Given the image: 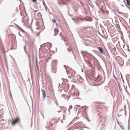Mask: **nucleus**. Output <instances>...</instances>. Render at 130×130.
<instances>
[{
  "label": "nucleus",
  "mask_w": 130,
  "mask_h": 130,
  "mask_svg": "<svg viewBox=\"0 0 130 130\" xmlns=\"http://www.w3.org/2000/svg\"><path fill=\"white\" fill-rule=\"evenodd\" d=\"M19 120V119L17 118L13 121L11 123V125H14L16 123L18 122Z\"/></svg>",
  "instance_id": "f257e3e1"
},
{
  "label": "nucleus",
  "mask_w": 130,
  "mask_h": 130,
  "mask_svg": "<svg viewBox=\"0 0 130 130\" xmlns=\"http://www.w3.org/2000/svg\"><path fill=\"white\" fill-rule=\"evenodd\" d=\"M59 31L58 29V28H55L54 30V32L55 34L54 35V36H55L57 35Z\"/></svg>",
  "instance_id": "f03ea898"
},
{
  "label": "nucleus",
  "mask_w": 130,
  "mask_h": 130,
  "mask_svg": "<svg viewBox=\"0 0 130 130\" xmlns=\"http://www.w3.org/2000/svg\"><path fill=\"white\" fill-rule=\"evenodd\" d=\"M41 90L43 98L44 99L46 96L45 92L43 89H42Z\"/></svg>",
  "instance_id": "7ed1b4c3"
},
{
  "label": "nucleus",
  "mask_w": 130,
  "mask_h": 130,
  "mask_svg": "<svg viewBox=\"0 0 130 130\" xmlns=\"http://www.w3.org/2000/svg\"><path fill=\"white\" fill-rule=\"evenodd\" d=\"M98 49L99 50V51L102 54H104V52L103 51V49L101 47L99 46L98 47Z\"/></svg>",
  "instance_id": "20e7f679"
},
{
  "label": "nucleus",
  "mask_w": 130,
  "mask_h": 130,
  "mask_svg": "<svg viewBox=\"0 0 130 130\" xmlns=\"http://www.w3.org/2000/svg\"><path fill=\"white\" fill-rule=\"evenodd\" d=\"M127 4L128 5H130V0H126Z\"/></svg>",
  "instance_id": "39448f33"
},
{
  "label": "nucleus",
  "mask_w": 130,
  "mask_h": 130,
  "mask_svg": "<svg viewBox=\"0 0 130 130\" xmlns=\"http://www.w3.org/2000/svg\"><path fill=\"white\" fill-rule=\"evenodd\" d=\"M72 108V106L70 105L69 106V108L68 109V111L69 112H70V110Z\"/></svg>",
  "instance_id": "423d86ee"
},
{
  "label": "nucleus",
  "mask_w": 130,
  "mask_h": 130,
  "mask_svg": "<svg viewBox=\"0 0 130 130\" xmlns=\"http://www.w3.org/2000/svg\"><path fill=\"white\" fill-rule=\"evenodd\" d=\"M52 70L53 71V72H55L56 71V69L54 68H52Z\"/></svg>",
  "instance_id": "0eeeda50"
},
{
  "label": "nucleus",
  "mask_w": 130,
  "mask_h": 130,
  "mask_svg": "<svg viewBox=\"0 0 130 130\" xmlns=\"http://www.w3.org/2000/svg\"><path fill=\"white\" fill-rule=\"evenodd\" d=\"M19 28H20L21 31H22V32H24V33L25 32L24 30H23L21 28H20V27H19Z\"/></svg>",
  "instance_id": "6e6552de"
},
{
  "label": "nucleus",
  "mask_w": 130,
  "mask_h": 130,
  "mask_svg": "<svg viewBox=\"0 0 130 130\" xmlns=\"http://www.w3.org/2000/svg\"><path fill=\"white\" fill-rule=\"evenodd\" d=\"M61 39L62 40H63L65 42L66 41L64 39V37L63 36H62L61 37Z\"/></svg>",
  "instance_id": "1a4fd4ad"
},
{
  "label": "nucleus",
  "mask_w": 130,
  "mask_h": 130,
  "mask_svg": "<svg viewBox=\"0 0 130 130\" xmlns=\"http://www.w3.org/2000/svg\"><path fill=\"white\" fill-rule=\"evenodd\" d=\"M53 22L54 23H55L56 22V21L55 19H53L52 20Z\"/></svg>",
  "instance_id": "9d476101"
},
{
  "label": "nucleus",
  "mask_w": 130,
  "mask_h": 130,
  "mask_svg": "<svg viewBox=\"0 0 130 130\" xmlns=\"http://www.w3.org/2000/svg\"><path fill=\"white\" fill-rule=\"evenodd\" d=\"M57 60H54L52 61V62L54 63H56Z\"/></svg>",
  "instance_id": "9b49d317"
},
{
  "label": "nucleus",
  "mask_w": 130,
  "mask_h": 130,
  "mask_svg": "<svg viewBox=\"0 0 130 130\" xmlns=\"http://www.w3.org/2000/svg\"><path fill=\"white\" fill-rule=\"evenodd\" d=\"M121 78L122 79V80L123 82H124V80H123V76H122L121 74Z\"/></svg>",
  "instance_id": "f8f14e48"
},
{
  "label": "nucleus",
  "mask_w": 130,
  "mask_h": 130,
  "mask_svg": "<svg viewBox=\"0 0 130 130\" xmlns=\"http://www.w3.org/2000/svg\"><path fill=\"white\" fill-rule=\"evenodd\" d=\"M67 50H68L69 52H70L71 51V50L69 48H68L67 49Z\"/></svg>",
  "instance_id": "ddd939ff"
},
{
  "label": "nucleus",
  "mask_w": 130,
  "mask_h": 130,
  "mask_svg": "<svg viewBox=\"0 0 130 130\" xmlns=\"http://www.w3.org/2000/svg\"><path fill=\"white\" fill-rule=\"evenodd\" d=\"M24 49L25 51L26 52V46L25 45L24 46Z\"/></svg>",
  "instance_id": "4468645a"
},
{
  "label": "nucleus",
  "mask_w": 130,
  "mask_h": 130,
  "mask_svg": "<svg viewBox=\"0 0 130 130\" xmlns=\"http://www.w3.org/2000/svg\"><path fill=\"white\" fill-rule=\"evenodd\" d=\"M124 46H125V45H124V44H123L122 45V47L124 49Z\"/></svg>",
  "instance_id": "2eb2a0df"
},
{
  "label": "nucleus",
  "mask_w": 130,
  "mask_h": 130,
  "mask_svg": "<svg viewBox=\"0 0 130 130\" xmlns=\"http://www.w3.org/2000/svg\"><path fill=\"white\" fill-rule=\"evenodd\" d=\"M60 36H61V37L62 36H63L62 35V34L61 32L60 34Z\"/></svg>",
  "instance_id": "dca6fc26"
},
{
  "label": "nucleus",
  "mask_w": 130,
  "mask_h": 130,
  "mask_svg": "<svg viewBox=\"0 0 130 130\" xmlns=\"http://www.w3.org/2000/svg\"><path fill=\"white\" fill-rule=\"evenodd\" d=\"M86 62H87V63H88V64H90V62L88 61H86Z\"/></svg>",
  "instance_id": "f3484780"
},
{
  "label": "nucleus",
  "mask_w": 130,
  "mask_h": 130,
  "mask_svg": "<svg viewBox=\"0 0 130 130\" xmlns=\"http://www.w3.org/2000/svg\"><path fill=\"white\" fill-rule=\"evenodd\" d=\"M118 13H119V14H122V13H122V12H120V11L118 12Z\"/></svg>",
  "instance_id": "a211bd4d"
},
{
  "label": "nucleus",
  "mask_w": 130,
  "mask_h": 130,
  "mask_svg": "<svg viewBox=\"0 0 130 130\" xmlns=\"http://www.w3.org/2000/svg\"><path fill=\"white\" fill-rule=\"evenodd\" d=\"M100 10H101V12H102V13H103V11L102 10V8H101V9H100Z\"/></svg>",
  "instance_id": "6ab92c4d"
},
{
  "label": "nucleus",
  "mask_w": 130,
  "mask_h": 130,
  "mask_svg": "<svg viewBox=\"0 0 130 130\" xmlns=\"http://www.w3.org/2000/svg\"><path fill=\"white\" fill-rule=\"evenodd\" d=\"M113 50H114L116 51V48L115 47H114L113 48Z\"/></svg>",
  "instance_id": "aec40b11"
},
{
  "label": "nucleus",
  "mask_w": 130,
  "mask_h": 130,
  "mask_svg": "<svg viewBox=\"0 0 130 130\" xmlns=\"http://www.w3.org/2000/svg\"><path fill=\"white\" fill-rule=\"evenodd\" d=\"M33 2H35L36 1V0H32Z\"/></svg>",
  "instance_id": "412c9836"
},
{
  "label": "nucleus",
  "mask_w": 130,
  "mask_h": 130,
  "mask_svg": "<svg viewBox=\"0 0 130 130\" xmlns=\"http://www.w3.org/2000/svg\"><path fill=\"white\" fill-rule=\"evenodd\" d=\"M38 14L39 15L41 14V13L40 12H39L38 13Z\"/></svg>",
  "instance_id": "4be33fe9"
},
{
  "label": "nucleus",
  "mask_w": 130,
  "mask_h": 130,
  "mask_svg": "<svg viewBox=\"0 0 130 130\" xmlns=\"http://www.w3.org/2000/svg\"><path fill=\"white\" fill-rule=\"evenodd\" d=\"M43 4L44 5V6L45 7V9H46V10H47V9L46 8V7H47L46 6H45L44 5V4L43 3Z\"/></svg>",
  "instance_id": "5701e85b"
},
{
  "label": "nucleus",
  "mask_w": 130,
  "mask_h": 130,
  "mask_svg": "<svg viewBox=\"0 0 130 130\" xmlns=\"http://www.w3.org/2000/svg\"><path fill=\"white\" fill-rule=\"evenodd\" d=\"M6 68H7V70H8V67L7 65H6Z\"/></svg>",
  "instance_id": "b1692460"
},
{
  "label": "nucleus",
  "mask_w": 130,
  "mask_h": 130,
  "mask_svg": "<svg viewBox=\"0 0 130 130\" xmlns=\"http://www.w3.org/2000/svg\"><path fill=\"white\" fill-rule=\"evenodd\" d=\"M38 11V10H35L34 11V12H37Z\"/></svg>",
  "instance_id": "393cba45"
},
{
  "label": "nucleus",
  "mask_w": 130,
  "mask_h": 130,
  "mask_svg": "<svg viewBox=\"0 0 130 130\" xmlns=\"http://www.w3.org/2000/svg\"><path fill=\"white\" fill-rule=\"evenodd\" d=\"M19 35L21 37V35L20 34L19 32Z\"/></svg>",
  "instance_id": "a878e982"
},
{
  "label": "nucleus",
  "mask_w": 130,
  "mask_h": 130,
  "mask_svg": "<svg viewBox=\"0 0 130 130\" xmlns=\"http://www.w3.org/2000/svg\"><path fill=\"white\" fill-rule=\"evenodd\" d=\"M65 44H66V45H68V44H67V43H65Z\"/></svg>",
  "instance_id": "bb28decb"
},
{
  "label": "nucleus",
  "mask_w": 130,
  "mask_h": 130,
  "mask_svg": "<svg viewBox=\"0 0 130 130\" xmlns=\"http://www.w3.org/2000/svg\"><path fill=\"white\" fill-rule=\"evenodd\" d=\"M64 67H68V66H65V65H64Z\"/></svg>",
  "instance_id": "cd10ccee"
},
{
  "label": "nucleus",
  "mask_w": 130,
  "mask_h": 130,
  "mask_svg": "<svg viewBox=\"0 0 130 130\" xmlns=\"http://www.w3.org/2000/svg\"><path fill=\"white\" fill-rule=\"evenodd\" d=\"M85 107V106L82 107V108H84V107Z\"/></svg>",
  "instance_id": "c85d7f7f"
},
{
  "label": "nucleus",
  "mask_w": 130,
  "mask_h": 130,
  "mask_svg": "<svg viewBox=\"0 0 130 130\" xmlns=\"http://www.w3.org/2000/svg\"><path fill=\"white\" fill-rule=\"evenodd\" d=\"M58 112H60V111H58Z\"/></svg>",
  "instance_id": "c756f323"
},
{
  "label": "nucleus",
  "mask_w": 130,
  "mask_h": 130,
  "mask_svg": "<svg viewBox=\"0 0 130 130\" xmlns=\"http://www.w3.org/2000/svg\"><path fill=\"white\" fill-rule=\"evenodd\" d=\"M114 77L116 79H117L114 76Z\"/></svg>",
  "instance_id": "7c9ffc66"
},
{
  "label": "nucleus",
  "mask_w": 130,
  "mask_h": 130,
  "mask_svg": "<svg viewBox=\"0 0 130 130\" xmlns=\"http://www.w3.org/2000/svg\"><path fill=\"white\" fill-rule=\"evenodd\" d=\"M50 45H51V47H52V44H50Z\"/></svg>",
  "instance_id": "2f4dec72"
},
{
  "label": "nucleus",
  "mask_w": 130,
  "mask_h": 130,
  "mask_svg": "<svg viewBox=\"0 0 130 130\" xmlns=\"http://www.w3.org/2000/svg\"><path fill=\"white\" fill-rule=\"evenodd\" d=\"M67 1H69V0H66Z\"/></svg>",
  "instance_id": "473e14b6"
}]
</instances>
